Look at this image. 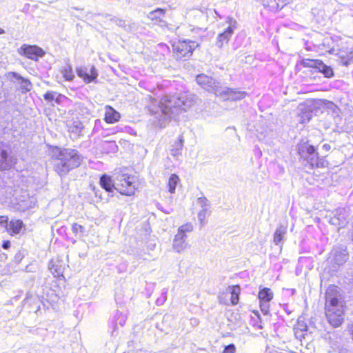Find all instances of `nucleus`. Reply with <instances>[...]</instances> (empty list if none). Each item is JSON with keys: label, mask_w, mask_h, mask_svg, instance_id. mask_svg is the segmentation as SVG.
Here are the masks:
<instances>
[{"label": "nucleus", "mask_w": 353, "mask_h": 353, "mask_svg": "<svg viewBox=\"0 0 353 353\" xmlns=\"http://www.w3.org/2000/svg\"><path fill=\"white\" fill-rule=\"evenodd\" d=\"M72 231L75 236H82L85 232V228L80 224L73 223L72 225Z\"/></svg>", "instance_id": "obj_36"}, {"label": "nucleus", "mask_w": 353, "mask_h": 353, "mask_svg": "<svg viewBox=\"0 0 353 353\" xmlns=\"http://www.w3.org/2000/svg\"><path fill=\"white\" fill-rule=\"evenodd\" d=\"M6 225L7 232L11 235L19 234L21 232V229L23 228L24 225L21 220H11L7 223H3L0 224V225Z\"/></svg>", "instance_id": "obj_16"}, {"label": "nucleus", "mask_w": 353, "mask_h": 353, "mask_svg": "<svg viewBox=\"0 0 353 353\" xmlns=\"http://www.w3.org/2000/svg\"><path fill=\"white\" fill-rule=\"evenodd\" d=\"M294 330V336L295 337L299 340L301 342L303 341V339H305V337L307 336V332L301 331L300 330Z\"/></svg>", "instance_id": "obj_39"}, {"label": "nucleus", "mask_w": 353, "mask_h": 353, "mask_svg": "<svg viewBox=\"0 0 353 353\" xmlns=\"http://www.w3.org/2000/svg\"><path fill=\"white\" fill-rule=\"evenodd\" d=\"M165 10L162 8H157L149 13L148 17L152 20L160 19L165 14Z\"/></svg>", "instance_id": "obj_33"}, {"label": "nucleus", "mask_w": 353, "mask_h": 353, "mask_svg": "<svg viewBox=\"0 0 353 353\" xmlns=\"http://www.w3.org/2000/svg\"><path fill=\"white\" fill-rule=\"evenodd\" d=\"M193 104V97L190 95L165 96L161 99L159 108L165 119H174L182 112L186 111Z\"/></svg>", "instance_id": "obj_3"}, {"label": "nucleus", "mask_w": 353, "mask_h": 353, "mask_svg": "<svg viewBox=\"0 0 353 353\" xmlns=\"http://www.w3.org/2000/svg\"><path fill=\"white\" fill-rule=\"evenodd\" d=\"M300 157L306 161L310 169L325 168L327 162L323 157H320L314 146L307 142H302L296 146Z\"/></svg>", "instance_id": "obj_4"}, {"label": "nucleus", "mask_w": 353, "mask_h": 353, "mask_svg": "<svg viewBox=\"0 0 353 353\" xmlns=\"http://www.w3.org/2000/svg\"><path fill=\"white\" fill-rule=\"evenodd\" d=\"M199 44L191 40H179L172 44V56L177 61H185L192 54Z\"/></svg>", "instance_id": "obj_6"}, {"label": "nucleus", "mask_w": 353, "mask_h": 353, "mask_svg": "<svg viewBox=\"0 0 353 353\" xmlns=\"http://www.w3.org/2000/svg\"><path fill=\"white\" fill-rule=\"evenodd\" d=\"M184 139L183 136H179L178 140L174 142L170 149V154L174 157H178L181 154V150L183 147Z\"/></svg>", "instance_id": "obj_23"}, {"label": "nucleus", "mask_w": 353, "mask_h": 353, "mask_svg": "<svg viewBox=\"0 0 353 353\" xmlns=\"http://www.w3.org/2000/svg\"><path fill=\"white\" fill-rule=\"evenodd\" d=\"M348 259L349 254L346 247L337 246L333 248L327 259V263L330 264L328 270L332 272H336L341 266L346 263Z\"/></svg>", "instance_id": "obj_7"}, {"label": "nucleus", "mask_w": 353, "mask_h": 353, "mask_svg": "<svg viewBox=\"0 0 353 353\" xmlns=\"http://www.w3.org/2000/svg\"><path fill=\"white\" fill-rule=\"evenodd\" d=\"M264 8L272 12H278L290 3V0H260Z\"/></svg>", "instance_id": "obj_14"}, {"label": "nucleus", "mask_w": 353, "mask_h": 353, "mask_svg": "<svg viewBox=\"0 0 353 353\" xmlns=\"http://www.w3.org/2000/svg\"><path fill=\"white\" fill-rule=\"evenodd\" d=\"M299 121L301 123H306L312 119V114L310 112H304L299 115Z\"/></svg>", "instance_id": "obj_37"}, {"label": "nucleus", "mask_w": 353, "mask_h": 353, "mask_svg": "<svg viewBox=\"0 0 353 353\" xmlns=\"http://www.w3.org/2000/svg\"><path fill=\"white\" fill-rule=\"evenodd\" d=\"M188 243L187 242V236H183L177 233L173 240L172 248L176 252H181L188 248Z\"/></svg>", "instance_id": "obj_17"}, {"label": "nucleus", "mask_w": 353, "mask_h": 353, "mask_svg": "<svg viewBox=\"0 0 353 353\" xmlns=\"http://www.w3.org/2000/svg\"><path fill=\"white\" fill-rule=\"evenodd\" d=\"M121 118L120 113L110 105L105 107L104 120L107 123L112 124L119 121Z\"/></svg>", "instance_id": "obj_18"}, {"label": "nucleus", "mask_w": 353, "mask_h": 353, "mask_svg": "<svg viewBox=\"0 0 353 353\" xmlns=\"http://www.w3.org/2000/svg\"><path fill=\"white\" fill-rule=\"evenodd\" d=\"M274 297V294L271 289L268 288H261L258 294L259 302H270Z\"/></svg>", "instance_id": "obj_22"}, {"label": "nucleus", "mask_w": 353, "mask_h": 353, "mask_svg": "<svg viewBox=\"0 0 353 353\" xmlns=\"http://www.w3.org/2000/svg\"><path fill=\"white\" fill-rule=\"evenodd\" d=\"M226 23L228 26L216 37L215 46L219 48H222L225 44L229 42L234 31L237 28V21L235 19L228 17Z\"/></svg>", "instance_id": "obj_8"}, {"label": "nucleus", "mask_w": 353, "mask_h": 353, "mask_svg": "<svg viewBox=\"0 0 353 353\" xmlns=\"http://www.w3.org/2000/svg\"><path fill=\"white\" fill-rule=\"evenodd\" d=\"M210 209H201L198 213V219L201 226L205 224V219L210 216Z\"/></svg>", "instance_id": "obj_32"}, {"label": "nucleus", "mask_w": 353, "mask_h": 353, "mask_svg": "<svg viewBox=\"0 0 353 353\" xmlns=\"http://www.w3.org/2000/svg\"><path fill=\"white\" fill-rule=\"evenodd\" d=\"M123 27L125 28V30H127V28H125V26H123Z\"/></svg>", "instance_id": "obj_52"}, {"label": "nucleus", "mask_w": 353, "mask_h": 353, "mask_svg": "<svg viewBox=\"0 0 353 353\" xmlns=\"http://www.w3.org/2000/svg\"><path fill=\"white\" fill-rule=\"evenodd\" d=\"M197 203L202 209H210V202L205 197L198 198Z\"/></svg>", "instance_id": "obj_38"}, {"label": "nucleus", "mask_w": 353, "mask_h": 353, "mask_svg": "<svg viewBox=\"0 0 353 353\" xmlns=\"http://www.w3.org/2000/svg\"><path fill=\"white\" fill-rule=\"evenodd\" d=\"M14 164L13 157L7 150L0 148V170H9Z\"/></svg>", "instance_id": "obj_15"}, {"label": "nucleus", "mask_w": 353, "mask_h": 353, "mask_svg": "<svg viewBox=\"0 0 353 353\" xmlns=\"http://www.w3.org/2000/svg\"><path fill=\"white\" fill-rule=\"evenodd\" d=\"M320 60L318 59H303L302 61V65L306 68H317Z\"/></svg>", "instance_id": "obj_35"}, {"label": "nucleus", "mask_w": 353, "mask_h": 353, "mask_svg": "<svg viewBox=\"0 0 353 353\" xmlns=\"http://www.w3.org/2000/svg\"><path fill=\"white\" fill-rule=\"evenodd\" d=\"M2 248L5 250H8L10 248V241H3L2 243Z\"/></svg>", "instance_id": "obj_46"}, {"label": "nucleus", "mask_w": 353, "mask_h": 353, "mask_svg": "<svg viewBox=\"0 0 353 353\" xmlns=\"http://www.w3.org/2000/svg\"><path fill=\"white\" fill-rule=\"evenodd\" d=\"M8 216H0V224L3 223H7Z\"/></svg>", "instance_id": "obj_48"}, {"label": "nucleus", "mask_w": 353, "mask_h": 353, "mask_svg": "<svg viewBox=\"0 0 353 353\" xmlns=\"http://www.w3.org/2000/svg\"><path fill=\"white\" fill-rule=\"evenodd\" d=\"M235 350V345L231 343L225 347L223 353H234Z\"/></svg>", "instance_id": "obj_43"}, {"label": "nucleus", "mask_w": 353, "mask_h": 353, "mask_svg": "<svg viewBox=\"0 0 353 353\" xmlns=\"http://www.w3.org/2000/svg\"><path fill=\"white\" fill-rule=\"evenodd\" d=\"M196 81L202 88L214 93L216 96H219V92H221L223 86L212 77L201 74L196 76Z\"/></svg>", "instance_id": "obj_9"}, {"label": "nucleus", "mask_w": 353, "mask_h": 353, "mask_svg": "<svg viewBox=\"0 0 353 353\" xmlns=\"http://www.w3.org/2000/svg\"><path fill=\"white\" fill-rule=\"evenodd\" d=\"M167 292H168V290L164 289L163 292H162V296L157 299V303L158 305H161L165 301V300L167 299V296H166Z\"/></svg>", "instance_id": "obj_45"}, {"label": "nucleus", "mask_w": 353, "mask_h": 353, "mask_svg": "<svg viewBox=\"0 0 353 353\" xmlns=\"http://www.w3.org/2000/svg\"><path fill=\"white\" fill-rule=\"evenodd\" d=\"M231 294L230 301L232 305H236L239 301V294L241 288L239 285H233L229 287Z\"/></svg>", "instance_id": "obj_25"}, {"label": "nucleus", "mask_w": 353, "mask_h": 353, "mask_svg": "<svg viewBox=\"0 0 353 353\" xmlns=\"http://www.w3.org/2000/svg\"><path fill=\"white\" fill-rule=\"evenodd\" d=\"M353 63V47L347 48V58L345 62V65L347 66Z\"/></svg>", "instance_id": "obj_41"}, {"label": "nucleus", "mask_w": 353, "mask_h": 353, "mask_svg": "<svg viewBox=\"0 0 353 353\" xmlns=\"http://www.w3.org/2000/svg\"><path fill=\"white\" fill-rule=\"evenodd\" d=\"M5 33V30L0 28V34H3Z\"/></svg>", "instance_id": "obj_51"}, {"label": "nucleus", "mask_w": 353, "mask_h": 353, "mask_svg": "<svg viewBox=\"0 0 353 353\" xmlns=\"http://www.w3.org/2000/svg\"><path fill=\"white\" fill-rule=\"evenodd\" d=\"M179 181V176L175 174H172L168 179V190L171 194L175 192L176 187Z\"/></svg>", "instance_id": "obj_28"}, {"label": "nucleus", "mask_w": 353, "mask_h": 353, "mask_svg": "<svg viewBox=\"0 0 353 353\" xmlns=\"http://www.w3.org/2000/svg\"><path fill=\"white\" fill-rule=\"evenodd\" d=\"M159 117H161V118H159V120H161V118H162V117H163V119H163V120H166V119H169V118H165V119L164 116H163L161 113V114L159 115Z\"/></svg>", "instance_id": "obj_50"}, {"label": "nucleus", "mask_w": 353, "mask_h": 353, "mask_svg": "<svg viewBox=\"0 0 353 353\" xmlns=\"http://www.w3.org/2000/svg\"><path fill=\"white\" fill-rule=\"evenodd\" d=\"M76 72L77 75L83 79L86 83L94 81L98 77L97 71L94 65L90 68L80 66L77 68Z\"/></svg>", "instance_id": "obj_12"}, {"label": "nucleus", "mask_w": 353, "mask_h": 353, "mask_svg": "<svg viewBox=\"0 0 353 353\" xmlns=\"http://www.w3.org/2000/svg\"><path fill=\"white\" fill-rule=\"evenodd\" d=\"M294 329L307 332V325L303 321H298L297 325Z\"/></svg>", "instance_id": "obj_44"}, {"label": "nucleus", "mask_w": 353, "mask_h": 353, "mask_svg": "<svg viewBox=\"0 0 353 353\" xmlns=\"http://www.w3.org/2000/svg\"><path fill=\"white\" fill-rule=\"evenodd\" d=\"M339 57L341 59L343 65H345V62L347 58V48L345 50H340L338 52Z\"/></svg>", "instance_id": "obj_42"}, {"label": "nucleus", "mask_w": 353, "mask_h": 353, "mask_svg": "<svg viewBox=\"0 0 353 353\" xmlns=\"http://www.w3.org/2000/svg\"><path fill=\"white\" fill-rule=\"evenodd\" d=\"M103 149L106 152L115 153L118 150V146L115 141H104L102 144Z\"/></svg>", "instance_id": "obj_30"}, {"label": "nucleus", "mask_w": 353, "mask_h": 353, "mask_svg": "<svg viewBox=\"0 0 353 353\" xmlns=\"http://www.w3.org/2000/svg\"><path fill=\"white\" fill-rule=\"evenodd\" d=\"M63 77L65 78L66 81H72L74 78V74L72 71V68L70 65L68 64L65 67H63L61 70Z\"/></svg>", "instance_id": "obj_29"}, {"label": "nucleus", "mask_w": 353, "mask_h": 353, "mask_svg": "<svg viewBox=\"0 0 353 353\" xmlns=\"http://www.w3.org/2000/svg\"><path fill=\"white\" fill-rule=\"evenodd\" d=\"M287 233V226L280 225L274 233L273 241L276 245H281Z\"/></svg>", "instance_id": "obj_19"}, {"label": "nucleus", "mask_w": 353, "mask_h": 353, "mask_svg": "<svg viewBox=\"0 0 353 353\" xmlns=\"http://www.w3.org/2000/svg\"><path fill=\"white\" fill-rule=\"evenodd\" d=\"M193 230V225L190 223H185L180 226L178 229V232L180 234H183L184 236H187L186 232H191Z\"/></svg>", "instance_id": "obj_34"}, {"label": "nucleus", "mask_w": 353, "mask_h": 353, "mask_svg": "<svg viewBox=\"0 0 353 353\" xmlns=\"http://www.w3.org/2000/svg\"><path fill=\"white\" fill-rule=\"evenodd\" d=\"M68 128L70 132L77 135H80L84 126L80 121L74 120L68 125Z\"/></svg>", "instance_id": "obj_26"}, {"label": "nucleus", "mask_w": 353, "mask_h": 353, "mask_svg": "<svg viewBox=\"0 0 353 353\" xmlns=\"http://www.w3.org/2000/svg\"><path fill=\"white\" fill-rule=\"evenodd\" d=\"M330 222L332 225H339L340 227H343L346 223L345 217L341 214H339L338 216L335 214L330 219Z\"/></svg>", "instance_id": "obj_31"}, {"label": "nucleus", "mask_w": 353, "mask_h": 353, "mask_svg": "<svg viewBox=\"0 0 353 353\" xmlns=\"http://www.w3.org/2000/svg\"><path fill=\"white\" fill-rule=\"evenodd\" d=\"M5 79L12 83L17 89L23 92H29L32 89L30 81L16 72H8L4 75Z\"/></svg>", "instance_id": "obj_10"}, {"label": "nucleus", "mask_w": 353, "mask_h": 353, "mask_svg": "<svg viewBox=\"0 0 353 353\" xmlns=\"http://www.w3.org/2000/svg\"><path fill=\"white\" fill-rule=\"evenodd\" d=\"M119 314L122 316V318H121V321L119 322V323L120 325L123 326L125 324V316L122 315L121 312H117V315H119Z\"/></svg>", "instance_id": "obj_47"}, {"label": "nucleus", "mask_w": 353, "mask_h": 353, "mask_svg": "<svg viewBox=\"0 0 353 353\" xmlns=\"http://www.w3.org/2000/svg\"><path fill=\"white\" fill-rule=\"evenodd\" d=\"M115 176V190L120 194L127 196H131L134 194L136 190V177L125 170H121L114 174Z\"/></svg>", "instance_id": "obj_5"}, {"label": "nucleus", "mask_w": 353, "mask_h": 353, "mask_svg": "<svg viewBox=\"0 0 353 353\" xmlns=\"http://www.w3.org/2000/svg\"><path fill=\"white\" fill-rule=\"evenodd\" d=\"M118 25L120 26H123L125 25V22L121 21V20H120L119 23H118Z\"/></svg>", "instance_id": "obj_49"}, {"label": "nucleus", "mask_w": 353, "mask_h": 353, "mask_svg": "<svg viewBox=\"0 0 353 353\" xmlns=\"http://www.w3.org/2000/svg\"><path fill=\"white\" fill-rule=\"evenodd\" d=\"M260 309L262 313L268 315L270 313V302H259Z\"/></svg>", "instance_id": "obj_40"}, {"label": "nucleus", "mask_w": 353, "mask_h": 353, "mask_svg": "<svg viewBox=\"0 0 353 353\" xmlns=\"http://www.w3.org/2000/svg\"><path fill=\"white\" fill-rule=\"evenodd\" d=\"M345 302L340 289L330 285L325 292V312L329 323L334 327H339L344 321Z\"/></svg>", "instance_id": "obj_1"}, {"label": "nucleus", "mask_w": 353, "mask_h": 353, "mask_svg": "<svg viewBox=\"0 0 353 353\" xmlns=\"http://www.w3.org/2000/svg\"><path fill=\"white\" fill-rule=\"evenodd\" d=\"M219 96L224 100L239 101L244 99L247 93L244 91H240L234 89H231L227 87H223Z\"/></svg>", "instance_id": "obj_13"}, {"label": "nucleus", "mask_w": 353, "mask_h": 353, "mask_svg": "<svg viewBox=\"0 0 353 353\" xmlns=\"http://www.w3.org/2000/svg\"><path fill=\"white\" fill-rule=\"evenodd\" d=\"M43 98L48 102L52 103L54 101L57 103H59L61 95L54 91H48L43 95Z\"/></svg>", "instance_id": "obj_27"}, {"label": "nucleus", "mask_w": 353, "mask_h": 353, "mask_svg": "<svg viewBox=\"0 0 353 353\" xmlns=\"http://www.w3.org/2000/svg\"><path fill=\"white\" fill-rule=\"evenodd\" d=\"M320 72L324 74L327 78H330L334 76V72L330 66L325 65L322 61L320 60L319 63L316 68Z\"/></svg>", "instance_id": "obj_24"}, {"label": "nucleus", "mask_w": 353, "mask_h": 353, "mask_svg": "<svg viewBox=\"0 0 353 353\" xmlns=\"http://www.w3.org/2000/svg\"><path fill=\"white\" fill-rule=\"evenodd\" d=\"M100 185L108 192H112L113 190H115L116 183L115 178L114 181L107 174H103L100 178Z\"/></svg>", "instance_id": "obj_20"}, {"label": "nucleus", "mask_w": 353, "mask_h": 353, "mask_svg": "<svg viewBox=\"0 0 353 353\" xmlns=\"http://www.w3.org/2000/svg\"><path fill=\"white\" fill-rule=\"evenodd\" d=\"M64 265L59 261L52 260L49 265V269L54 277H60L63 276L64 271Z\"/></svg>", "instance_id": "obj_21"}, {"label": "nucleus", "mask_w": 353, "mask_h": 353, "mask_svg": "<svg viewBox=\"0 0 353 353\" xmlns=\"http://www.w3.org/2000/svg\"><path fill=\"white\" fill-rule=\"evenodd\" d=\"M19 52L21 55L34 61H37L39 57H43L45 54L43 50L35 45L23 44L19 48Z\"/></svg>", "instance_id": "obj_11"}, {"label": "nucleus", "mask_w": 353, "mask_h": 353, "mask_svg": "<svg viewBox=\"0 0 353 353\" xmlns=\"http://www.w3.org/2000/svg\"><path fill=\"white\" fill-rule=\"evenodd\" d=\"M54 171L60 176H65L71 170L78 168L83 157L79 152L72 148L55 147L52 150Z\"/></svg>", "instance_id": "obj_2"}]
</instances>
